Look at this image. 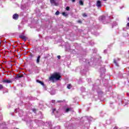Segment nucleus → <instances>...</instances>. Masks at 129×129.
<instances>
[{
    "mask_svg": "<svg viewBox=\"0 0 129 129\" xmlns=\"http://www.w3.org/2000/svg\"><path fill=\"white\" fill-rule=\"evenodd\" d=\"M61 77V75H60V74H59V73H54L49 77V80H50V81L54 82V80H55L58 81V80H60Z\"/></svg>",
    "mask_w": 129,
    "mask_h": 129,
    "instance_id": "1",
    "label": "nucleus"
},
{
    "mask_svg": "<svg viewBox=\"0 0 129 129\" xmlns=\"http://www.w3.org/2000/svg\"><path fill=\"white\" fill-rule=\"evenodd\" d=\"M50 2L52 6H58V4L56 3V1H55V0H50Z\"/></svg>",
    "mask_w": 129,
    "mask_h": 129,
    "instance_id": "2",
    "label": "nucleus"
},
{
    "mask_svg": "<svg viewBox=\"0 0 129 129\" xmlns=\"http://www.w3.org/2000/svg\"><path fill=\"white\" fill-rule=\"evenodd\" d=\"M13 19L16 20H18L19 19V15L18 14H15L13 16Z\"/></svg>",
    "mask_w": 129,
    "mask_h": 129,
    "instance_id": "3",
    "label": "nucleus"
},
{
    "mask_svg": "<svg viewBox=\"0 0 129 129\" xmlns=\"http://www.w3.org/2000/svg\"><path fill=\"white\" fill-rule=\"evenodd\" d=\"M19 38H20L21 39H22L24 41H27V37H26L25 35H20Z\"/></svg>",
    "mask_w": 129,
    "mask_h": 129,
    "instance_id": "4",
    "label": "nucleus"
},
{
    "mask_svg": "<svg viewBox=\"0 0 129 129\" xmlns=\"http://www.w3.org/2000/svg\"><path fill=\"white\" fill-rule=\"evenodd\" d=\"M24 77V75H17L16 77H15V79H18V78H22V77Z\"/></svg>",
    "mask_w": 129,
    "mask_h": 129,
    "instance_id": "5",
    "label": "nucleus"
},
{
    "mask_svg": "<svg viewBox=\"0 0 129 129\" xmlns=\"http://www.w3.org/2000/svg\"><path fill=\"white\" fill-rule=\"evenodd\" d=\"M96 6L98 7V8L101 7V2L100 1H98L97 2Z\"/></svg>",
    "mask_w": 129,
    "mask_h": 129,
    "instance_id": "6",
    "label": "nucleus"
},
{
    "mask_svg": "<svg viewBox=\"0 0 129 129\" xmlns=\"http://www.w3.org/2000/svg\"><path fill=\"white\" fill-rule=\"evenodd\" d=\"M99 20L100 21H102V22H103V21H104L105 20V16H100L99 17Z\"/></svg>",
    "mask_w": 129,
    "mask_h": 129,
    "instance_id": "7",
    "label": "nucleus"
},
{
    "mask_svg": "<svg viewBox=\"0 0 129 129\" xmlns=\"http://www.w3.org/2000/svg\"><path fill=\"white\" fill-rule=\"evenodd\" d=\"M40 59H41V55H38L36 59V63L39 64L40 63Z\"/></svg>",
    "mask_w": 129,
    "mask_h": 129,
    "instance_id": "8",
    "label": "nucleus"
},
{
    "mask_svg": "<svg viewBox=\"0 0 129 129\" xmlns=\"http://www.w3.org/2000/svg\"><path fill=\"white\" fill-rule=\"evenodd\" d=\"M3 82L4 83H12V81L9 80H3Z\"/></svg>",
    "mask_w": 129,
    "mask_h": 129,
    "instance_id": "9",
    "label": "nucleus"
},
{
    "mask_svg": "<svg viewBox=\"0 0 129 129\" xmlns=\"http://www.w3.org/2000/svg\"><path fill=\"white\" fill-rule=\"evenodd\" d=\"M36 82H38V83H40V84H41V85H42V86H44L45 85L44 84V82H43L39 80H37Z\"/></svg>",
    "mask_w": 129,
    "mask_h": 129,
    "instance_id": "10",
    "label": "nucleus"
},
{
    "mask_svg": "<svg viewBox=\"0 0 129 129\" xmlns=\"http://www.w3.org/2000/svg\"><path fill=\"white\" fill-rule=\"evenodd\" d=\"M79 4L80 6H84V3L83 2V1H82V0H80L79 2Z\"/></svg>",
    "mask_w": 129,
    "mask_h": 129,
    "instance_id": "11",
    "label": "nucleus"
},
{
    "mask_svg": "<svg viewBox=\"0 0 129 129\" xmlns=\"http://www.w3.org/2000/svg\"><path fill=\"white\" fill-rule=\"evenodd\" d=\"M67 87L68 89H71V88H72V86L71 85V84H68Z\"/></svg>",
    "mask_w": 129,
    "mask_h": 129,
    "instance_id": "12",
    "label": "nucleus"
},
{
    "mask_svg": "<svg viewBox=\"0 0 129 129\" xmlns=\"http://www.w3.org/2000/svg\"><path fill=\"white\" fill-rule=\"evenodd\" d=\"M71 110H72V108H67L66 109V112H68L69 111H70Z\"/></svg>",
    "mask_w": 129,
    "mask_h": 129,
    "instance_id": "13",
    "label": "nucleus"
},
{
    "mask_svg": "<svg viewBox=\"0 0 129 129\" xmlns=\"http://www.w3.org/2000/svg\"><path fill=\"white\" fill-rule=\"evenodd\" d=\"M113 63L114 64H115L116 66H118V63H117V62L116 61V60L114 59L113 60Z\"/></svg>",
    "mask_w": 129,
    "mask_h": 129,
    "instance_id": "14",
    "label": "nucleus"
},
{
    "mask_svg": "<svg viewBox=\"0 0 129 129\" xmlns=\"http://www.w3.org/2000/svg\"><path fill=\"white\" fill-rule=\"evenodd\" d=\"M62 16H64V17H67V16H68V14H66V13H65V12H63L62 13Z\"/></svg>",
    "mask_w": 129,
    "mask_h": 129,
    "instance_id": "15",
    "label": "nucleus"
},
{
    "mask_svg": "<svg viewBox=\"0 0 129 129\" xmlns=\"http://www.w3.org/2000/svg\"><path fill=\"white\" fill-rule=\"evenodd\" d=\"M4 88V86L3 85L0 84V90H2Z\"/></svg>",
    "mask_w": 129,
    "mask_h": 129,
    "instance_id": "16",
    "label": "nucleus"
},
{
    "mask_svg": "<svg viewBox=\"0 0 129 129\" xmlns=\"http://www.w3.org/2000/svg\"><path fill=\"white\" fill-rule=\"evenodd\" d=\"M55 15H56V16H58V15H60V12L59 11H56L55 13Z\"/></svg>",
    "mask_w": 129,
    "mask_h": 129,
    "instance_id": "17",
    "label": "nucleus"
},
{
    "mask_svg": "<svg viewBox=\"0 0 129 129\" xmlns=\"http://www.w3.org/2000/svg\"><path fill=\"white\" fill-rule=\"evenodd\" d=\"M32 111H33V112H36L37 109H35V108H33V109H32Z\"/></svg>",
    "mask_w": 129,
    "mask_h": 129,
    "instance_id": "18",
    "label": "nucleus"
},
{
    "mask_svg": "<svg viewBox=\"0 0 129 129\" xmlns=\"http://www.w3.org/2000/svg\"><path fill=\"white\" fill-rule=\"evenodd\" d=\"M66 10H67V11H70V7H66Z\"/></svg>",
    "mask_w": 129,
    "mask_h": 129,
    "instance_id": "19",
    "label": "nucleus"
},
{
    "mask_svg": "<svg viewBox=\"0 0 129 129\" xmlns=\"http://www.w3.org/2000/svg\"><path fill=\"white\" fill-rule=\"evenodd\" d=\"M83 17H87V15H86V14H85V13H84V14H83Z\"/></svg>",
    "mask_w": 129,
    "mask_h": 129,
    "instance_id": "20",
    "label": "nucleus"
},
{
    "mask_svg": "<svg viewBox=\"0 0 129 129\" xmlns=\"http://www.w3.org/2000/svg\"><path fill=\"white\" fill-rule=\"evenodd\" d=\"M78 23H79V24H82V21L81 20H79L78 21Z\"/></svg>",
    "mask_w": 129,
    "mask_h": 129,
    "instance_id": "21",
    "label": "nucleus"
},
{
    "mask_svg": "<svg viewBox=\"0 0 129 129\" xmlns=\"http://www.w3.org/2000/svg\"><path fill=\"white\" fill-rule=\"evenodd\" d=\"M57 102H58V103L63 102V101H62V100H58Z\"/></svg>",
    "mask_w": 129,
    "mask_h": 129,
    "instance_id": "22",
    "label": "nucleus"
},
{
    "mask_svg": "<svg viewBox=\"0 0 129 129\" xmlns=\"http://www.w3.org/2000/svg\"><path fill=\"white\" fill-rule=\"evenodd\" d=\"M57 58H58V59H60L61 58V56L58 55Z\"/></svg>",
    "mask_w": 129,
    "mask_h": 129,
    "instance_id": "23",
    "label": "nucleus"
},
{
    "mask_svg": "<svg viewBox=\"0 0 129 129\" xmlns=\"http://www.w3.org/2000/svg\"><path fill=\"white\" fill-rule=\"evenodd\" d=\"M126 26H127V27H129V23H127Z\"/></svg>",
    "mask_w": 129,
    "mask_h": 129,
    "instance_id": "24",
    "label": "nucleus"
},
{
    "mask_svg": "<svg viewBox=\"0 0 129 129\" xmlns=\"http://www.w3.org/2000/svg\"><path fill=\"white\" fill-rule=\"evenodd\" d=\"M47 58H48V56H44V59H47Z\"/></svg>",
    "mask_w": 129,
    "mask_h": 129,
    "instance_id": "25",
    "label": "nucleus"
},
{
    "mask_svg": "<svg viewBox=\"0 0 129 129\" xmlns=\"http://www.w3.org/2000/svg\"><path fill=\"white\" fill-rule=\"evenodd\" d=\"M71 1H72V2H73V3H75L76 0H71Z\"/></svg>",
    "mask_w": 129,
    "mask_h": 129,
    "instance_id": "26",
    "label": "nucleus"
},
{
    "mask_svg": "<svg viewBox=\"0 0 129 129\" xmlns=\"http://www.w3.org/2000/svg\"><path fill=\"white\" fill-rule=\"evenodd\" d=\"M56 110V109H53V111H55Z\"/></svg>",
    "mask_w": 129,
    "mask_h": 129,
    "instance_id": "27",
    "label": "nucleus"
},
{
    "mask_svg": "<svg viewBox=\"0 0 129 129\" xmlns=\"http://www.w3.org/2000/svg\"><path fill=\"white\" fill-rule=\"evenodd\" d=\"M31 55L32 56V57H34V55L33 54H31Z\"/></svg>",
    "mask_w": 129,
    "mask_h": 129,
    "instance_id": "28",
    "label": "nucleus"
},
{
    "mask_svg": "<svg viewBox=\"0 0 129 129\" xmlns=\"http://www.w3.org/2000/svg\"><path fill=\"white\" fill-rule=\"evenodd\" d=\"M127 20H128V22H129V17L127 18Z\"/></svg>",
    "mask_w": 129,
    "mask_h": 129,
    "instance_id": "29",
    "label": "nucleus"
},
{
    "mask_svg": "<svg viewBox=\"0 0 129 129\" xmlns=\"http://www.w3.org/2000/svg\"><path fill=\"white\" fill-rule=\"evenodd\" d=\"M103 1H104V2H105V1H106L107 0H103Z\"/></svg>",
    "mask_w": 129,
    "mask_h": 129,
    "instance_id": "30",
    "label": "nucleus"
},
{
    "mask_svg": "<svg viewBox=\"0 0 129 129\" xmlns=\"http://www.w3.org/2000/svg\"><path fill=\"white\" fill-rule=\"evenodd\" d=\"M114 129H117V128H116V127H115V128H114Z\"/></svg>",
    "mask_w": 129,
    "mask_h": 129,
    "instance_id": "31",
    "label": "nucleus"
}]
</instances>
